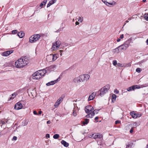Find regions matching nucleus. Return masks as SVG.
<instances>
[{
  "mask_svg": "<svg viewBox=\"0 0 148 148\" xmlns=\"http://www.w3.org/2000/svg\"><path fill=\"white\" fill-rule=\"evenodd\" d=\"M29 63L28 59L26 57L18 59L15 63V66L17 68H20L27 65Z\"/></svg>",
  "mask_w": 148,
  "mask_h": 148,
  "instance_id": "f257e3e1",
  "label": "nucleus"
},
{
  "mask_svg": "<svg viewBox=\"0 0 148 148\" xmlns=\"http://www.w3.org/2000/svg\"><path fill=\"white\" fill-rule=\"evenodd\" d=\"M47 70L46 69L39 70L33 74L32 78L33 79H39L44 76Z\"/></svg>",
  "mask_w": 148,
  "mask_h": 148,
  "instance_id": "f03ea898",
  "label": "nucleus"
},
{
  "mask_svg": "<svg viewBox=\"0 0 148 148\" xmlns=\"http://www.w3.org/2000/svg\"><path fill=\"white\" fill-rule=\"evenodd\" d=\"M131 38H129L125 42L123 45L119 46L120 51H125L129 47L130 42H131Z\"/></svg>",
  "mask_w": 148,
  "mask_h": 148,
  "instance_id": "7ed1b4c3",
  "label": "nucleus"
},
{
  "mask_svg": "<svg viewBox=\"0 0 148 148\" xmlns=\"http://www.w3.org/2000/svg\"><path fill=\"white\" fill-rule=\"evenodd\" d=\"M109 89V85H107L102 88L99 91L98 93L101 96H103L108 92Z\"/></svg>",
  "mask_w": 148,
  "mask_h": 148,
  "instance_id": "20e7f679",
  "label": "nucleus"
},
{
  "mask_svg": "<svg viewBox=\"0 0 148 148\" xmlns=\"http://www.w3.org/2000/svg\"><path fill=\"white\" fill-rule=\"evenodd\" d=\"M40 37V35L39 34H36L32 36L29 38V41L31 43H33L38 40Z\"/></svg>",
  "mask_w": 148,
  "mask_h": 148,
  "instance_id": "39448f33",
  "label": "nucleus"
},
{
  "mask_svg": "<svg viewBox=\"0 0 148 148\" xmlns=\"http://www.w3.org/2000/svg\"><path fill=\"white\" fill-rule=\"evenodd\" d=\"M61 42L60 41H57L53 43V45L51 49L52 50L54 51L58 49L59 48Z\"/></svg>",
  "mask_w": 148,
  "mask_h": 148,
  "instance_id": "423d86ee",
  "label": "nucleus"
},
{
  "mask_svg": "<svg viewBox=\"0 0 148 148\" xmlns=\"http://www.w3.org/2000/svg\"><path fill=\"white\" fill-rule=\"evenodd\" d=\"M80 76L82 82H86L90 77V76L87 74L81 75Z\"/></svg>",
  "mask_w": 148,
  "mask_h": 148,
  "instance_id": "0eeeda50",
  "label": "nucleus"
},
{
  "mask_svg": "<svg viewBox=\"0 0 148 148\" xmlns=\"http://www.w3.org/2000/svg\"><path fill=\"white\" fill-rule=\"evenodd\" d=\"M93 110L94 108L93 107L90 105L86 106L85 109L86 112L87 113H92Z\"/></svg>",
  "mask_w": 148,
  "mask_h": 148,
  "instance_id": "6e6552de",
  "label": "nucleus"
},
{
  "mask_svg": "<svg viewBox=\"0 0 148 148\" xmlns=\"http://www.w3.org/2000/svg\"><path fill=\"white\" fill-rule=\"evenodd\" d=\"M59 55H57L56 54H51L49 55L48 56L47 58H52V61L51 62H53L56 60L58 58V56Z\"/></svg>",
  "mask_w": 148,
  "mask_h": 148,
  "instance_id": "1a4fd4ad",
  "label": "nucleus"
},
{
  "mask_svg": "<svg viewBox=\"0 0 148 148\" xmlns=\"http://www.w3.org/2000/svg\"><path fill=\"white\" fill-rule=\"evenodd\" d=\"M23 107L22 104L20 102L16 103L14 107V109L16 110H19L21 109Z\"/></svg>",
  "mask_w": 148,
  "mask_h": 148,
  "instance_id": "9d476101",
  "label": "nucleus"
},
{
  "mask_svg": "<svg viewBox=\"0 0 148 148\" xmlns=\"http://www.w3.org/2000/svg\"><path fill=\"white\" fill-rule=\"evenodd\" d=\"M13 52V50H9L3 52L1 53V55L4 56H8Z\"/></svg>",
  "mask_w": 148,
  "mask_h": 148,
  "instance_id": "9b49d317",
  "label": "nucleus"
},
{
  "mask_svg": "<svg viewBox=\"0 0 148 148\" xmlns=\"http://www.w3.org/2000/svg\"><path fill=\"white\" fill-rule=\"evenodd\" d=\"M140 87L138 85H134L128 88L127 89V91H130L132 90H134L136 89H139Z\"/></svg>",
  "mask_w": 148,
  "mask_h": 148,
  "instance_id": "f8f14e48",
  "label": "nucleus"
},
{
  "mask_svg": "<svg viewBox=\"0 0 148 148\" xmlns=\"http://www.w3.org/2000/svg\"><path fill=\"white\" fill-rule=\"evenodd\" d=\"M107 0H102V1L105 3V4L107 6H109V5H114L116 4V3L114 1H113L112 2L110 3L106 1Z\"/></svg>",
  "mask_w": 148,
  "mask_h": 148,
  "instance_id": "ddd939ff",
  "label": "nucleus"
},
{
  "mask_svg": "<svg viewBox=\"0 0 148 148\" xmlns=\"http://www.w3.org/2000/svg\"><path fill=\"white\" fill-rule=\"evenodd\" d=\"M56 66L55 64H53L51 65L49 67L46 68V69H47V70L50 71H53L56 69Z\"/></svg>",
  "mask_w": 148,
  "mask_h": 148,
  "instance_id": "4468645a",
  "label": "nucleus"
},
{
  "mask_svg": "<svg viewBox=\"0 0 148 148\" xmlns=\"http://www.w3.org/2000/svg\"><path fill=\"white\" fill-rule=\"evenodd\" d=\"M102 137L101 135L99 133H97L95 134H92L91 137H92L94 139H96L97 138H99L101 139Z\"/></svg>",
  "mask_w": 148,
  "mask_h": 148,
  "instance_id": "2eb2a0df",
  "label": "nucleus"
},
{
  "mask_svg": "<svg viewBox=\"0 0 148 148\" xmlns=\"http://www.w3.org/2000/svg\"><path fill=\"white\" fill-rule=\"evenodd\" d=\"M62 97L60 98L54 104V106L56 108L58 106L59 104L61 103V101L62 100Z\"/></svg>",
  "mask_w": 148,
  "mask_h": 148,
  "instance_id": "dca6fc26",
  "label": "nucleus"
},
{
  "mask_svg": "<svg viewBox=\"0 0 148 148\" xmlns=\"http://www.w3.org/2000/svg\"><path fill=\"white\" fill-rule=\"evenodd\" d=\"M96 95V94L93 92H92L91 95H90L88 99V101L92 100L95 98V96Z\"/></svg>",
  "mask_w": 148,
  "mask_h": 148,
  "instance_id": "f3484780",
  "label": "nucleus"
},
{
  "mask_svg": "<svg viewBox=\"0 0 148 148\" xmlns=\"http://www.w3.org/2000/svg\"><path fill=\"white\" fill-rule=\"evenodd\" d=\"M73 82L76 85H79L80 84L78 77L75 78L73 79Z\"/></svg>",
  "mask_w": 148,
  "mask_h": 148,
  "instance_id": "a211bd4d",
  "label": "nucleus"
},
{
  "mask_svg": "<svg viewBox=\"0 0 148 148\" xmlns=\"http://www.w3.org/2000/svg\"><path fill=\"white\" fill-rule=\"evenodd\" d=\"M78 112V110L77 107H75L74 108L73 110V114L74 116H76L77 115Z\"/></svg>",
  "mask_w": 148,
  "mask_h": 148,
  "instance_id": "6ab92c4d",
  "label": "nucleus"
},
{
  "mask_svg": "<svg viewBox=\"0 0 148 148\" xmlns=\"http://www.w3.org/2000/svg\"><path fill=\"white\" fill-rule=\"evenodd\" d=\"M130 114L133 118L136 119L137 118V115L136 114V113H135L134 112H131Z\"/></svg>",
  "mask_w": 148,
  "mask_h": 148,
  "instance_id": "aec40b11",
  "label": "nucleus"
},
{
  "mask_svg": "<svg viewBox=\"0 0 148 148\" xmlns=\"http://www.w3.org/2000/svg\"><path fill=\"white\" fill-rule=\"evenodd\" d=\"M17 35L19 38H22L25 36V33L23 31H21L18 33Z\"/></svg>",
  "mask_w": 148,
  "mask_h": 148,
  "instance_id": "412c9836",
  "label": "nucleus"
},
{
  "mask_svg": "<svg viewBox=\"0 0 148 148\" xmlns=\"http://www.w3.org/2000/svg\"><path fill=\"white\" fill-rule=\"evenodd\" d=\"M56 82L57 81L56 80L52 81L47 83L46 85L47 86H49L50 85H53L56 83Z\"/></svg>",
  "mask_w": 148,
  "mask_h": 148,
  "instance_id": "4be33fe9",
  "label": "nucleus"
},
{
  "mask_svg": "<svg viewBox=\"0 0 148 148\" xmlns=\"http://www.w3.org/2000/svg\"><path fill=\"white\" fill-rule=\"evenodd\" d=\"M61 143L64 146L66 147H68L69 145L68 143L64 140H62L61 142Z\"/></svg>",
  "mask_w": 148,
  "mask_h": 148,
  "instance_id": "5701e85b",
  "label": "nucleus"
},
{
  "mask_svg": "<svg viewBox=\"0 0 148 148\" xmlns=\"http://www.w3.org/2000/svg\"><path fill=\"white\" fill-rule=\"evenodd\" d=\"M120 49V47H119H119H117L113 49L112 51L113 52H114V53H118L119 52H120V51H119V49Z\"/></svg>",
  "mask_w": 148,
  "mask_h": 148,
  "instance_id": "b1692460",
  "label": "nucleus"
},
{
  "mask_svg": "<svg viewBox=\"0 0 148 148\" xmlns=\"http://www.w3.org/2000/svg\"><path fill=\"white\" fill-rule=\"evenodd\" d=\"M47 0H44L43 2H42L40 4V6L42 8L44 5H45L47 2Z\"/></svg>",
  "mask_w": 148,
  "mask_h": 148,
  "instance_id": "393cba45",
  "label": "nucleus"
},
{
  "mask_svg": "<svg viewBox=\"0 0 148 148\" xmlns=\"http://www.w3.org/2000/svg\"><path fill=\"white\" fill-rule=\"evenodd\" d=\"M116 95L115 94H113L112 95V102H114V101H115L116 98Z\"/></svg>",
  "mask_w": 148,
  "mask_h": 148,
  "instance_id": "a878e982",
  "label": "nucleus"
},
{
  "mask_svg": "<svg viewBox=\"0 0 148 148\" xmlns=\"http://www.w3.org/2000/svg\"><path fill=\"white\" fill-rule=\"evenodd\" d=\"M99 110L98 109H95L94 110H93L92 113V116H94L95 114H97L99 111Z\"/></svg>",
  "mask_w": 148,
  "mask_h": 148,
  "instance_id": "bb28decb",
  "label": "nucleus"
},
{
  "mask_svg": "<svg viewBox=\"0 0 148 148\" xmlns=\"http://www.w3.org/2000/svg\"><path fill=\"white\" fill-rule=\"evenodd\" d=\"M89 121V119H86L84 120V121H83V123L85 125L86 124H87L88 123Z\"/></svg>",
  "mask_w": 148,
  "mask_h": 148,
  "instance_id": "cd10ccee",
  "label": "nucleus"
},
{
  "mask_svg": "<svg viewBox=\"0 0 148 148\" xmlns=\"http://www.w3.org/2000/svg\"><path fill=\"white\" fill-rule=\"evenodd\" d=\"M60 136L58 134H54L53 136V138L55 139H57Z\"/></svg>",
  "mask_w": 148,
  "mask_h": 148,
  "instance_id": "c85d7f7f",
  "label": "nucleus"
},
{
  "mask_svg": "<svg viewBox=\"0 0 148 148\" xmlns=\"http://www.w3.org/2000/svg\"><path fill=\"white\" fill-rule=\"evenodd\" d=\"M92 116V113H90V114L87 115L86 116V117L87 118H92V116Z\"/></svg>",
  "mask_w": 148,
  "mask_h": 148,
  "instance_id": "c756f323",
  "label": "nucleus"
},
{
  "mask_svg": "<svg viewBox=\"0 0 148 148\" xmlns=\"http://www.w3.org/2000/svg\"><path fill=\"white\" fill-rule=\"evenodd\" d=\"M17 95V93L16 92H14V93H13V94H12V96H14V97H13L12 98V97H10V99H13L14 98V97H16V96Z\"/></svg>",
  "mask_w": 148,
  "mask_h": 148,
  "instance_id": "7c9ffc66",
  "label": "nucleus"
},
{
  "mask_svg": "<svg viewBox=\"0 0 148 148\" xmlns=\"http://www.w3.org/2000/svg\"><path fill=\"white\" fill-rule=\"evenodd\" d=\"M145 19L148 21V14L145 13L144 15Z\"/></svg>",
  "mask_w": 148,
  "mask_h": 148,
  "instance_id": "2f4dec72",
  "label": "nucleus"
},
{
  "mask_svg": "<svg viewBox=\"0 0 148 148\" xmlns=\"http://www.w3.org/2000/svg\"><path fill=\"white\" fill-rule=\"evenodd\" d=\"M117 65L118 66L120 67H122L124 66V64H123L120 63H117Z\"/></svg>",
  "mask_w": 148,
  "mask_h": 148,
  "instance_id": "473e14b6",
  "label": "nucleus"
},
{
  "mask_svg": "<svg viewBox=\"0 0 148 148\" xmlns=\"http://www.w3.org/2000/svg\"><path fill=\"white\" fill-rule=\"evenodd\" d=\"M137 123L136 122H135L134 123L132 124H131L130 125L132 126L133 127H135L137 126Z\"/></svg>",
  "mask_w": 148,
  "mask_h": 148,
  "instance_id": "72a5a7b5",
  "label": "nucleus"
},
{
  "mask_svg": "<svg viewBox=\"0 0 148 148\" xmlns=\"http://www.w3.org/2000/svg\"><path fill=\"white\" fill-rule=\"evenodd\" d=\"M112 64L114 66H116L117 64V62L116 60H114L112 61Z\"/></svg>",
  "mask_w": 148,
  "mask_h": 148,
  "instance_id": "f704fd0d",
  "label": "nucleus"
},
{
  "mask_svg": "<svg viewBox=\"0 0 148 148\" xmlns=\"http://www.w3.org/2000/svg\"><path fill=\"white\" fill-rule=\"evenodd\" d=\"M142 70L141 69H140L139 68H138L136 69V72L139 73H140L141 71Z\"/></svg>",
  "mask_w": 148,
  "mask_h": 148,
  "instance_id": "c9c22d12",
  "label": "nucleus"
},
{
  "mask_svg": "<svg viewBox=\"0 0 148 148\" xmlns=\"http://www.w3.org/2000/svg\"><path fill=\"white\" fill-rule=\"evenodd\" d=\"M57 0H51L49 2L51 3V5L54 4L55 3L56 1Z\"/></svg>",
  "mask_w": 148,
  "mask_h": 148,
  "instance_id": "e433bc0d",
  "label": "nucleus"
},
{
  "mask_svg": "<svg viewBox=\"0 0 148 148\" xmlns=\"http://www.w3.org/2000/svg\"><path fill=\"white\" fill-rule=\"evenodd\" d=\"M83 21V18H81V17H79V18L78 19V21L80 22H82Z\"/></svg>",
  "mask_w": 148,
  "mask_h": 148,
  "instance_id": "4c0bfd02",
  "label": "nucleus"
},
{
  "mask_svg": "<svg viewBox=\"0 0 148 148\" xmlns=\"http://www.w3.org/2000/svg\"><path fill=\"white\" fill-rule=\"evenodd\" d=\"M18 32V31L16 30H14L12 31V33L13 34H15L17 33Z\"/></svg>",
  "mask_w": 148,
  "mask_h": 148,
  "instance_id": "58836bf2",
  "label": "nucleus"
},
{
  "mask_svg": "<svg viewBox=\"0 0 148 148\" xmlns=\"http://www.w3.org/2000/svg\"><path fill=\"white\" fill-rule=\"evenodd\" d=\"M17 139V137L16 136H13L12 140H16Z\"/></svg>",
  "mask_w": 148,
  "mask_h": 148,
  "instance_id": "ea45409f",
  "label": "nucleus"
},
{
  "mask_svg": "<svg viewBox=\"0 0 148 148\" xmlns=\"http://www.w3.org/2000/svg\"><path fill=\"white\" fill-rule=\"evenodd\" d=\"M78 77V78L79 79V83H80L81 82H82V80L81 79H80L81 78L80 77V75Z\"/></svg>",
  "mask_w": 148,
  "mask_h": 148,
  "instance_id": "a19ab883",
  "label": "nucleus"
},
{
  "mask_svg": "<svg viewBox=\"0 0 148 148\" xmlns=\"http://www.w3.org/2000/svg\"><path fill=\"white\" fill-rule=\"evenodd\" d=\"M114 92L115 93L117 94L119 92V91L117 90L116 89H115V90L114 91Z\"/></svg>",
  "mask_w": 148,
  "mask_h": 148,
  "instance_id": "79ce46f5",
  "label": "nucleus"
},
{
  "mask_svg": "<svg viewBox=\"0 0 148 148\" xmlns=\"http://www.w3.org/2000/svg\"><path fill=\"white\" fill-rule=\"evenodd\" d=\"M121 122L120 121H115V123L116 124H118V123H120Z\"/></svg>",
  "mask_w": 148,
  "mask_h": 148,
  "instance_id": "37998d69",
  "label": "nucleus"
},
{
  "mask_svg": "<svg viewBox=\"0 0 148 148\" xmlns=\"http://www.w3.org/2000/svg\"><path fill=\"white\" fill-rule=\"evenodd\" d=\"M136 114L137 115V117H139L142 115L141 114Z\"/></svg>",
  "mask_w": 148,
  "mask_h": 148,
  "instance_id": "c03bdc74",
  "label": "nucleus"
},
{
  "mask_svg": "<svg viewBox=\"0 0 148 148\" xmlns=\"http://www.w3.org/2000/svg\"><path fill=\"white\" fill-rule=\"evenodd\" d=\"M52 5L51 3L50 2H49V3L47 4V7L48 8V7H49L50 5Z\"/></svg>",
  "mask_w": 148,
  "mask_h": 148,
  "instance_id": "a18cd8bd",
  "label": "nucleus"
},
{
  "mask_svg": "<svg viewBox=\"0 0 148 148\" xmlns=\"http://www.w3.org/2000/svg\"><path fill=\"white\" fill-rule=\"evenodd\" d=\"M133 127H132L130 130V133H133Z\"/></svg>",
  "mask_w": 148,
  "mask_h": 148,
  "instance_id": "49530a36",
  "label": "nucleus"
},
{
  "mask_svg": "<svg viewBox=\"0 0 148 148\" xmlns=\"http://www.w3.org/2000/svg\"><path fill=\"white\" fill-rule=\"evenodd\" d=\"M132 146L131 144H128L126 146V148H128L129 147H131Z\"/></svg>",
  "mask_w": 148,
  "mask_h": 148,
  "instance_id": "de8ad7c7",
  "label": "nucleus"
},
{
  "mask_svg": "<svg viewBox=\"0 0 148 148\" xmlns=\"http://www.w3.org/2000/svg\"><path fill=\"white\" fill-rule=\"evenodd\" d=\"M46 137L47 138H49L50 137V135L49 134H47L46 135Z\"/></svg>",
  "mask_w": 148,
  "mask_h": 148,
  "instance_id": "09e8293b",
  "label": "nucleus"
},
{
  "mask_svg": "<svg viewBox=\"0 0 148 148\" xmlns=\"http://www.w3.org/2000/svg\"><path fill=\"white\" fill-rule=\"evenodd\" d=\"M33 113L35 115H37L38 114L37 112L36 111H33Z\"/></svg>",
  "mask_w": 148,
  "mask_h": 148,
  "instance_id": "8fccbe9b",
  "label": "nucleus"
},
{
  "mask_svg": "<svg viewBox=\"0 0 148 148\" xmlns=\"http://www.w3.org/2000/svg\"><path fill=\"white\" fill-rule=\"evenodd\" d=\"M63 51V50H60V55L61 56L62 55V52Z\"/></svg>",
  "mask_w": 148,
  "mask_h": 148,
  "instance_id": "3c124183",
  "label": "nucleus"
},
{
  "mask_svg": "<svg viewBox=\"0 0 148 148\" xmlns=\"http://www.w3.org/2000/svg\"><path fill=\"white\" fill-rule=\"evenodd\" d=\"M123 37H124L123 35L122 34L120 36V38L121 39H122L123 38Z\"/></svg>",
  "mask_w": 148,
  "mask_h": 148,
  "instance_id": "603ef678",
  "label": "nucleus"
},
{
  "mask_svg": "<svg viewBox=\"0 0 148 148\" xmlns=\"http://www.w3.org/2000/svg\"><path fill=\"white\" fill-rule=\"evenodd\" d=\"M1 123H2V125H4L5 124V122L3 121H1Z\"/></svg>",
  "mask_w": 148,
  "mask_h": 148,
  "instance_id": "864d4df0",
  "label": "nucleus"
},
{
  "mask_svg": "<svg viewBox=\"0 0 148 148\" xmlns=\"http://www.w3.org/2000/svg\"><path fill=\"white\" fill-rule=\"evenodd\" d=\"M51 123V122L50 120L48 121H47V124H50V123Z\"/></svg>",
  "mask_w": 148,
  "mask_h": 148,
  "instance_id": "5fc2aeb1",
  "label": "nucleus"
},
{
  "mask_svg": "<svg viewBox=\"0 0 148 148\" xmlns=\"http://www.w3.org/2000/svg\"><path fill=\"white\" fill-rule=\"evenodd\" d=\"M128 22H129V21L128 20L126 21H125V24H124V25H123V26H124V25L126 24V23H128Z\"/></svg>",
  "mask_w": 148,
  "mask_h": 148,
  "instance_id": "6e6d98bb",
  "label": "nucleus"
},
{
  "mask_svg": "<svg viewBox=\"0 0 148 148\" xmlns=\"http://www.w3.org/2000/svg\"><path fill=\"white\" fill-rule=\"evenodd\" d=\"M42 113V111H40L38 112V114L39 115H40Z\"/></svg>",
  "mask_w": 148,
  "mask_h": 148,
  "instance_id": "4d7b16f0",
  "label": "nucleus"
},
{
  "mask_svg": "<svg viewBox=\"0 0 148 148\" xmlns=\"http://www.w3.org/2000/svg\"><path fill=\"white\" fill-rule=\"evenodd\" d=\"M79 24V23L77 21H76V22H75V24L76 25H78Z\"/></svg>",
  "mask_w": 148,
  "mask_h": 148,
  "instance_id": "13d9d810",
  "label": "nucleus"
},
{
  "mask_svg": "<svg viewBox=\"0 0 148 148\" xmlns=\"http://www.w3.org/2000/svg\"><path fill=\"white\" fill-rule=\"evenodd\" d=\"M99 119V117L98 116H96V117H95V120H97V119Z\"/></svg>",
  "mask_w": 148,
  "mask_h": 148,
  "instance_id": "bf43d9fd",
  "label": "nucleus"
},
{
  "mask_svg": "<svg viewBox=\"0 0 148 148\" xmlns=\"http://www.w3.org/2000/svg\"><path fill=\"white\" fill-rule=\"evenodd\" d=\"M121 40V39H120V38H118L117 40V42H119Z\"/></svg>",
  "mask_w": 148,
  "mask_h": 148,
  "instance_id": "052dcab7",
  "label": "nucleus"
},
{
  "mask_svg": "<svg viewBox=\"0 0 148 148\" xmlns=\"http://www.w3.org/2000/svg\"><path fill=\"white\" fill-rule=\"evenodd\" d=\"M146 125L147 127H148V122L146 124Z\"/></svg>",
  "mask_w": 148,
  "mask_h": 148,
  "instance_id": "680f3d73",
  "label": "nucleus"
},
{
  "mask_svg": "<svg viewBox=\"0 0 148 148\" xmlns=\"http://www.w3.org/2000/svg\"><path fill=\"white\" fill-rule=\"evenodd\" d=\"M132 19L131 18H128V20H131Z\"/></svg>",
  "mask_w": 148,
  "mask_h": 148,
  "instance_id": "e2e57ef3",
  "label": "nucleus"
},
{
  "mask_svg": "<svg viewBox=\"0 0 148 148\" xmlns=\"http://www.w3.org/2000/svg\"><path fill=\"white\" fill-rule=\"evenodd\" d=\"M146 43H147V44L148 45V39H147L146 40Z\"/></svg>",
  "mask_w": 148,
  "mask_h": 148,
  "instance_id": "0e129e2a",
  "label": "nucleus"
},
{
  "mask_svg": "<svg viewBox=\"0 0 148 148\" xmlns=\"http://www.w3.org/2000/svg\"><path fill=\"white\" fill-rule=\"evenodd\" d=\"M146 1V0H143V2H145Z\"/></svg>",
  "mask_w": 148,
  "mask_h": 148,
  "instance_id": "69168bd1",
  "label": "nucleus"
},
{
  "mask_svg": "<svg viewBox=\"0 0 148 148\" xmlns=\"http://www.w3.org/2000/svg\"><path fill=\"white\" fill-rule=\"evenodd\" d=\"M146 148H148V145H147L146 146Z\"/></svg>",
  "mask_w": 148,
  "mask_h": 148,
  "instance_id": "338daca9",
  "label": "nucleus"
}]
</instances>
